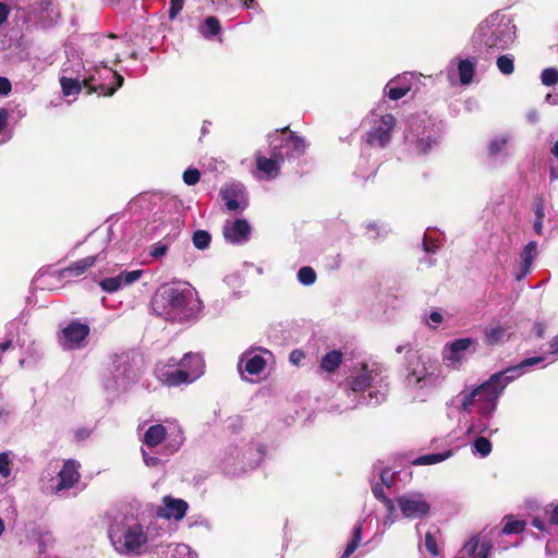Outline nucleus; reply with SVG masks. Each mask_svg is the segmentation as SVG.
<instances>
[{"label":"nucleus","mask_w":558,"mask_h":558,"mask_svg":"<svg viewBox=\"0 0 558 558\" xmlns=\"http://www.w3.org/2000/svg\"><path fill=\"white\" fill-rule=\"evenodd\" d=\"M11 475L10 459L8 453H0V476L7 478Z\"/></svg>","instance_id":"obj_44"},{"label":"nucleus","mask_w":558,"mask_h":558,"mask_svg":"<svg viewBox=\"0 0 558 558\" xmlns=\"http://www.w3.org/2000/svg\"><path fill=\"white\" fill-rule=\"evenodd\" d=\"M409 90H410L409 87L395 86V87H389L387 95L391 100H399V99L403 98L409 93Z\"/></svg>","instance_id":"obj_47"},{"label":"nucleus","mask_w":558,"mask_h":558,"mask_svg":"<svg viewBox=\"0 0 558 558\" xmlns=\"http://www.w3.org/2000/svg\"><path fill=\"white\" fill-rule=\"evenodd\" d=\"M60 85L62 88V93L65 96H73L81 93L82 88L84 87L83 81H78L77 78H71L62 76L60 78Z\"/></svg>","instance_id":"obj_24"},{"label":"nucleus","mask_w":558,"mask_h":558,"mask_svg":"<svg viewBox=\"0 0 558 558\" xmlns=\"http://www.w3.org/2000/svg\"><path fill=\"white\" fill-rule=\"evenodd\" d=\"M507 140L505 138H496L493 140L488 145V151L490 156L498 155L506 146Z\"/></svg>","instance_id":"obj_46"},{"label":"nucleus","mask_w":558,"mask_h":558,"mask_svg":"<svg viewBox=\"0 0 558 558\" xmlns=\"http://www.w3.org/2000/svg\"><path fill=\"white\" fill-rule=\"evenodd\" d=\"M536 242L535 241H531L529 242L522 250L521 252V258H522V269L524 272H527L531 265H532V262L534 259V256L536 254Z\"/></svg>","instance_id":"obj_25"},{"label":"nucleus","mask_w":558,"mask_h":558,"mask_svg":"<svg viewBox=\"0 0 558 558\" xmlns=\"http://www.w3.org/2000/svg\"><path fill=\"white\" fill-rule=\"evenodd\" d=\"M12 89L11 82L3 76H0V95H8Z\"/></svg>","instance_id":"obj_57"},{"label":"nucleus","mask_w":558,"mask_h":558,"mask_svg":"<svg viewBox=\"0 0 558 558\" xmlns=\"http://www.w3.org/2000/svg\"><path fill=\"white\" fill-rule=\"evenodd\" d=\"M450 454H451V452H450V451H448L447 453H430V454H424V456L418 457V458L414 461V464H417V465L435 464V463H438V462L444 461V460H445V459H447Z\"/></svg>","instance_id":"obj_31"},{"label":"nucleus","mask_w":558,"mask_h":558,"mask_svg":"<svg viewBox=\"0 0 558 558\" xmlns=\"http://www.w3.org/2000/svg\"><path fill=\"white\" fill-rule=\"evenodd\" d=\"M165 507H161L157 510V515L159 518L163 519H174V520H182L185 514L186 510L189 508V505L183 499H175L172 497H165L163 498Z\"/></svg>","instance_id":"obj_17"},{"label":"nucleus","mask_w":558,"mask_h":558,"mask_svg":"<svg viewBox=\"0 0 558 558\" xmlns=\"http://www.w3.org/2000/svg\"><path fill=\"white\" fill-rule=\"evenodd\" d=\"M112 78L114 80V84L110 86V89H107V96H112L124 82L123 76L116 71H112Z\"/></svg>","instance_id":"obj_49"},{"label":"nucleus","mask_w":558,"mask_h":558,"mask_svg":"<svg viewBox=\"0 0 558 558\" xmlns=\"http://www.w3.org/2000/svg\"><path fill=\"white\" fill-rule=\"evenodd\" d=\"M480 546V537L473 536L465 545L464 550L469 556L475 555V553L478 550Z\"/></svg>","instance_id":"obj_50"},{"label":"nucleus","mask_w":558,"mask_h":558,"mask_svg":"<svg viewBox=\"0 0 558 558\" xmlns=\"http://www.w3.org/2000/svg\"><path fill=\"white\" fill-rule=\"evenodd\" d=\"M424 545H425L426 550L432 556H434V557L438 556L439 551H438L437 542H436V538L434 537V535L430 532H427L425 534Z\"/></svg>","instance_id":"obj_42"},{"label":"nucleus","mask_w":558,"mask_h":558,"mask_svg":"<svg viewBox=\"0 0 558 558\" xmlns=\"http://www.w3.org/2000/svg\"><path fill=\"white\" fill-rule=\"evenodd\" d=\"M177 367L186 372L190 378L195 381L198 379L205 369V362L203 356L199 353L189 352L183 355V357L175 362Z\"/></svg>","instance_id":"obj_16"},{"label":"nucleus","mask_w":558,"mask_h":558,"mask_svg":"<svg viewBox=\"0 0 558 558\" xmlns=\"http://www.w3.org/2000/svg\"><path fill=\"white\" fill-rule=\"evenodd\" d=\"M459 78L462 85H469L473 81L475 63L470 59H461L458 63Z\"/></svg>","instance_id":"obj_21"},{"label":"nucleus","mask_w":558,"mask_h":558,"mask_svg":"<svg viewBox=\"0 0 558 558\" xmlns=\"http://www.w3.org/2000/svg\"><path fill=\"white\" fill-rule=\"evenodd\" d=\"M496 64L498 70L505 75H510L514 72L513 58L510 54L499 56L497 58Z\"/></svg>","instance_id":"obj_30"},{"label":"nucleus","mask_w":558,"mask_h":558,"mask_svg":"<svg viewBox=\"0 0 558 558\" xmlns=\"http://www.w3.org/2000/svg\"><path fill=\"white\" fill-rule=\"evenodd\" d=\"M396 126V118L391 113L381 116L380 124L367 132L366 142L369 146L386 147L391 141V132Z\"/></svg>","instance_id":"obj_7"},{"label":"nucleus","mask_w":558,"mask_h":558,"mask_svg":"<svg viewBox=\"0 0 558 558\" xmlns=\"http://www.w3.org/2000/svg\"><path fill=\"white\" fill-rule=\"evenodd\" d=\"M531 524H532V526H534L535 529H537L539 531H544L546 529L545 522L538 517L533 518Z\"/></svg>","instance_id":"obj_61"},{"label":"nucleus","mask_w":558,"mask_h":558,"mask_svg":"<svg viewBox=\"0 0 558 558\" xmlns=\"http://www.w3.org/2000/svg\"><path fill=\"white\" fill-rule=\"evenodd\" d=\"M473 343V340L471 338H461L452 341L450 343V351L452 355H454V359L459 360V353L468 350L471 344Z\"/></svg>","instance_id":"obj_36"},{"label":"nucleus","mask_w":558,"mask_h":558,"mask_svg":"<svg viewBox=\"0 0 558 558\" xmlns=\"http://www.w3.org/2000/svg\"><path fill=\"white\" fill-rule=\"evenodd\" d=\"M433 143H434V141H432L429 137L420 138L416 142V149L422 154H426L430 149Z\"/></svg>","instance_id":"obj_51"},{"label":"nucleus","mask_w":558,"mask_h":558,"mask_svg":"<svg viewBox=\"0 0 558 558\" xmlns=\"http://www.w3.org/2000/svg\"><path fill=\"white\" fill-rule=\"evenodd\" d=\"M383 504H384L388 514L392 515L396 511L395 504H393L392 499L388 498Z\"/></svg>","instance_id":"obj_62"},{"label":"nucleus","mask_w":558,"mask_h":558,"mask_svg":"<svg viewBox=\"0 0 558 558\" xmlns=\"http://www.w3.org/2000/svg\"><path fill=\"white\" fill-rule=\"evenodd\" d=\"M533 209L536 218L544 219L545 217V199L542 195H536L533 203Z\"/></svg>","instance_id":"obj_43"},{"label":"nucleus","mask_w":558,"mask_h":558,"mask_svg":"<svg viewBox=\"0 0 558 558\" xmlns=\"http://www.w3.org/2000/svg\"><path fill=\"white\" fill-rule=\"evenodd\" d=\"M429 361H425L418 351L408 350L407 375L404 383L407 388L423 389L434 385L433 372Z\"/></svg>","instance_id":"obj_2"},{"label":"nucleus","mask_w":558,"mask_h":558,"mask_svg":"<svg viewBox=\"0 0 558 558\" xmlns=\"http://www.w3.org/2000/svg\"><path fill=\"white\" fill-rule=\"evenodd\" d=\"M500 377V374H493L488 380L477 386L470 392H462L463 399L461 403V408L464 412L471 413L472 407L477 402L478 395H485V403L489 404L492 409L495 408V402L498 399L496 396V390L492 387L494 383Z\"/></svg>","instance_id":"obj_6"},{"label":"nucleus","mask_w":558,"mask_h":558,"mask_svg":"<svg viewBox=\"0 0 558 558\" xmlns=\"http://www.w3.org/2000/svg\"><path fill=\"white\" fill-rule=\"evenodd\" d=\"M265 366L266 361L262 355H253L246 360L244 368L250 375H258Z\"/></svg>","instance_id":"obj_26"},{"label":"nucleus","mask_w":558,"mask_h":558,"mask_svg":"<svg viewBox=\"0 0 558 558\" xmlns=\"http://www.w3.org/2000/svg\"><path fill=\"white\" fill-rule=\"evenodd\" d=\"M167 436V429L162 424H155L147 428L144 434V444L150 448L159 446Z\"/></svg>","instance_id":"obj_19"},{"label":"nucleus","mask_w":558,"mask_h":558,"mask_svg":"<svg viewBox=\"0 0 558 558\" xmlns=\"http://www.w3.org/2000/svg\"><path fill=\"white\" fill-rule=\"evenodd\" d=\"M508 520L502 529V533L506 535L509 534H520L525 529V522L522 520H513L512 517H506Z\"/></svg>","instance_id":"obj_32"},{"label":"nucleus","mask_w":558,"mask_h":558,"mask_svg":"<svg viewBox=\"0 0 558 558\" xmlns=\"http://www.w3.org/2000/svg\"><path fill=\"white\" fill-rule=\"evenodd\" d=\"M9 110L5 108H0V134L5 130L8 126V120H9Z\"/></svg>","instance_id":"obj_56"},{"label":"nucleus","mask_w":558,"mask_h":558,"mask_svg":"<svg viewBox=\"0 0 558 558\" xmlns=\"http://www.w3.org/2000/svg\"><path fill=\"white\" fill-rule=\"evenodd\" d=\"M159 380L168 387H178L180 385H190L194 383L186 372L175 365V360L171 359L168 364L157 365L156 368Z\"/></svg>","instance_id":"obj_9"},{"label":"nucleus","mask_w":558,"mask_h":558,"mask_svg":"<svg viewBox=\"0 0 558 558\" xmlns=\"http://www.w3.org/2000/svg\"><path fill=\"white\" fill-rule=\"evenodd\" d=\"M305 357L304 355V352L301 351V350H292L290 355H289V361L294 364V365H299L300 362Z\"/></svg>","instance_id":"obj_55"},{"label":"nucleus","mask_w":558,"mask_h":558,"mask_svg":"<svg viewBox=\"0 0 558 558\" xmlns=\"http://www.w3.org/2000/svg\"><path fill=\"white\" fill-rule=\"evenodd\" d=\"M316 272L310 266L301 267L298 271V279L304 286H311L316 281Z\"/></svg>","instance_id":"obj_33"},{"label":"nucleus","mask_w":558,"mask_h":558,"mask_svg":"<svg viewBox=\"0 0 558 558\" xmlns=\"http://www.w3.org/2000/svg\"><path fill=\"white\" fill-rule=\"evenodd\" d=\"M342 352L339 350H332L327 352L320 361V369L327 373H335L342 363Z\"/></svg>","instance_id":"obj_20"},{"label":"nucleus","mask_w":558,"mask_h":558,"mask_svg":"<svg viewBox=\"0 0 558 558\" xmlns=\"http://www.w3.org/2000/svg\"><path fill=\"white\" fill-rule=\"evenodd\" d=\"M256 168L266 179L277 178L280 173L281 165L284 161V155L281 146H274L270 156L266 157L260 151L255 154Z\"/></svg>","instance_id":"obj_8"},{"label":"nucleus","mask_w":558,"mask_h":558,"mask_svg":"<svg viewBox=\"0 0 558 558\" xmlns=\"http://www.w3.org/2000/svg\"><path fill=\"white\" fill-rule=\"evenodd\" d=\"M144 463L149 468H156L161 463L158 457L149 456L144 449H142Z\"/></svg>","instance_id":"obj_52"},{"label":"nucleus","mask_w":558,"mask_h":558,"mask_svg":"<svg viewBox=\"0 0 558 558\" xmlns=\"http://www.w3.org/2000/svg\"><path fill=\"white\" fill-rule=\"evenodd\" d=\"M123 539L124 550L138 555L146 545L148 537L142 525L134 524L124 532Z\"/></svg>","instance_id":"obj_14"},{"label":"nucleus","mask_w":558,"mask_h":558,"mask_svg":"<svg viewBox=\"0 0 558 558\" xmlns=\"http://www.w3.org/2000/svg\"><path fill=\"white\" fill-rule=\"evenodd\" d=\"M372 384V376L363 368V372L349 380V386L354 392L365 391Z\"/></svg>","instance_id":"obj_22"},{"label":"nucleus","mask_w":558,"mask_h":558,"mask_svg":"<svg viewBox=\"0 0 558 558\" xmlns=\"http://www.w3.org/2000/svg\"><path fill=\"white\" fill-rule=\"evenodd\" d=\"M393 475L395 474L391 473L389 469L383 470L381 473H380L381 483L384 485H386L387 487H391L393 485V482H395Z\"/></svg>","instance_id":"obj_53"},{"label":"nucleus","mask_w":558,"mask_h":558,"mask_svg":"<svg viewBox=\"0 0 558 558\" xmlns=\"http://www.w3.org/2000/svg\"><path fill=\"white\" fill-rule=\"evenodd\" d=\"M541 80L545 86L556 85L558 83V70L555 68H547L543 70Z\"/></svg>","instance_id":"obj_39"},{"label":"nucleus","mask_w":558,"mask_h":558,"mask_svg":"<svg viewBox=\"0 0 558 558\" xmlns=\"http://www.w3.org/2000/svg\"><path fill=\"white\" fill-rule=\"evenodd\" d=\"M51 4L50 0H35L33 3L28 5V8H17V12H22L24 15H28L27 20H31L32 14H37V12H43L48 9Z\"/></svg>","instance_id":"obj_27"},{"label":"nucleus","mask_w":558,"mask_h":558,"mask_svg":"<svg viewBox=\"0 0 558 558\" xmlns=\"http://www.w3.org/2000/svg\"><path fill=\"white\" fill-rule=\"evenodd\" d=\"M549 345L551 353H558V335L550 341Z\"/></svg>","instance_id":"obj_64"},{"label":"nucleus","mask_w":558,"mask_h":558,"mask_svg":"<svg viewBox=\"0 0 558 558\" xmlns=\"http://www.w3.org/2000/svg\"><path fill=\"white\" fill-rule=\"evenodd\" d=\"M251 234V226L245 219H235L223 227V236L233 244L246 242Z\"/></svg>","instance_id":"obj_15"},{"label":"nucleus","mask_w":558,"mask_h":558,"mask_svg":"<svg viewBox=\"0 0 558 558\" xmlns=\"http://www.w3.org/2000/svg\"><path fill=\"white\" fill-rule=\"evenodd\" d=\"M89 332L90 328L87 324L78 320H72L61 329V332L58 336V341L64 349H80L84 345Z\"/></svg>","instance_id":"obj_5"},{"label":"nucleus","mask_w":558,"mask_h":558,"mask_svg":"<svg viewBox=\"0 0 558 558\" xmlns=\"http://www.w3.org/2000/svg\"><path fill=\"white\" fill-rule=\"evenodd\" d=\"M201 179V172L196 168H189L183 172V181L187 185H195Z\"/></svg>","instance_id":"obj_41"},{"label":"nucleus","mask_w":558,"mask_h":558,"mask_svg":"<svg viewBox=\"0 0 558 558\" xmlns=\"http://www.w3.org/2000/svg\"><path fill=\"white\" fill-rule=\"evenodd\" d=\"M221 198L228 210H243L247 206V199L243 193V190L238 184L225 185L219 192Z\"/></svg>","instance_id":"obj_12"},{"label":"nucleus","mask_w":558,"mask_h":558,"mask_svg":"<svg viewBox=\"0 0 558 558\" xmlns=\"http://www.w3.org/2000/svg\"><path fill=\"white\" fill-rule=\"evenodd\" d=\"M535 336L537 338H544L546 331V325L544 323H536L534 326Z\"/></svg>","instance_id":"obj_60"},{"label":"nucleus","mask_w":558,"mask_h":558,"mask_svg":"<svg viewBox=\"0 0 558 558\" xmlns=\"http://www.w3.org/2000/svg\"><path fill=\"white\" fill-rule=\"evenodd\" d=\"M401 513L407 519H423L430 511V504L421 493L404 494L397 497Z\"/></svg>","instance_id":"obj_4"},{"label":"nucleus","mask_w":558,"mask_h":558,"mask_svg":"<svg viewBox=\"0 0 558 558\" xmlns=\"http://www.w3.org/2000/svg\"><path fill=\"white\" fill-rule=\"evenodd\" d=\"M362 532H363V522H359L353 529V535L351 541L348 543L342 558L350 557L361 545L362 541Z\"/></svg>","instance_id":"obj_23"},{"label":"nucleus","mask_w":558,"mask_h":558,"mask_svg":"<svg viewBox=\"0 0 558 558\" xmlns=\"http://www.w3.org/2000/svg\"><path fill=\"white\" fill-rule=\"evenodd\" d=\"M184 0H170L169 19L173 21L178 14L182 11Z\"/></svg>","instance_id":"obj_48"},{"label":"nucleus","mask_w":558,"mask_h":558,"mask_svg":"<svg viewBox=\"0 0 558 558\" xmlns=\"http://www.w3.org/2000/svg\"><path fill=\"white\" fill-rule=\"evenodd\" d=\"M168 252V245L162 242H157L150 246L149 255L154 258H160Z\"/></svg>","instance_id":"obj_45"},{"label":"nucleus","mask_w":558,"mask_h":558,"mask_svg":"<svg viewBox=\"0 0 558 558\" xmlns=\"http://www.w3.org/2000/svg\"><path fill=\"white\" fill-rule=\"evenodd\" d=\"M549 521L551 524L558 525V505L553 507L550 512Z\"/></svg>","instance_id":"obj_63"},{"label":"nucleus","mask_w":558,"mask_h":558,"mask_svg":"<svg viewBox=\"0 0 558 558\" xmlns=\"http://www.w3.org/2000/svg\"><path fill=\"white\" fill-rule=\"evenodd\" d=\"M220 22L215 16H208L204 21V29L202 31L206 36H216L220 33Z\"/></svg>","instance_id":"obj_34"},{"label":"nucleus","mask_w":558,"mask_h":558,"mask_svg":"<svg viewBox=\"0 0 558 558\" xmlns=\"http://www.w3.org/2000/svg\"><path fill=\"white\" fill-rule=\"evenodd\" d=\"M473 446L482 457H487L492 452V442L486 437L475 438Z\"/></svg>","instance_id":"obj_37"},{"label":"nucleus","mask_w":558,"mask_h":558,"mask_svg":"<svg viewBox=\"0 0 558 558\" xmlns=\"http://www.w3.org/2000/svg\"><path fill=\"white\" fill-rule=\"evenodd\" d=\"M93 81V76L83 80L84 87L87 88V94L90 95L93 93H96L98 95L107 96V89H110V86H107L105 84L92 85Z\"/></svg>","instance_id":"obj_38"},{"label":"nucleus","mask_w":558,"mask_h":558,"mask_svg":"<svg viewBox=\"0 0 558 558\" xmlns=\"http://www.w3.org/2000/svg\"><path fill=\"white\" fill-rule=\"evenodd\" d=\"M97 259H98V255H90V256L81 258V259L72 263L70 266L59 269L58 278L59 279H70L72 277H78V276L85 274L88 269H90L95 265Z\"/></svg>","instance_id":"obj_18"},{"label":"nucleus","mask_w":558,"mask_h":558,"mask_svg":"<svg viewBox=\"0 0 558 558\" xmlns=\"http://www.w3.org/2000/svg\"><path fill=\"white\" fill-rule=\"evenodd\" d=\"M143 270H123L121 271L117 277L118 281L120 282V287L128 286L136 280H138L142 277Z\"/></svg>","instance_id":"obj_35"},{"label":"nucleus","mask_w":558,"mask_h":558,"mask_svg":"<svg viewBox=\"0 0 558 558\" xmlns=\"http://www.w3.org/2000/svg\"><path fill=\"white\" fill-rule=\"evenodd\" d=\"M492 548H493V544L489 539H483L482 542L480 541L478 550L489 555Z\"/></svg>","instance_id":"obj_59"},{"label":"nucleus","mask_w":558,"mask_h":558,"mask_svg":"<svg viewBox=\"0 0 558 558\" xmlns=\"http://www.w3.org/2000/svg\"><path fill=\"white\" fill-rule=\"evenodd\" d=\"M99 286L108 293L117 292L121 288L117 277L105 278L99 282Z\"/></svg>","instance_id":"obj_40"},{"label":"nucleus","mask_w":558,"mask_h":558,"mask_svg":"<svg viewBox=\"0 0 558 558\" xmlns=\"http://www.w3.org/2000/svg\"><path fill=\"white\" fill-rule=\"evenodd\" d=\"M193 244L198 250H205L211 242V235L206 230H197L193 233Z\"/></svg>","instance_id":"obj_29"},{"label":"nucleus","mask_w":558,"mask_h":558,"mask_svg":"<svg viewBox=\"0 0 558 558\" xmlns=\"http://www.w3.org/2000/svg\"><path fill=\"white\" fill-rule=\"evenodd\" d=\"M9 13H10L9 5L5 4L4 2H0V25H2L7 21Z\"/></svg>","instance_id":"obj_58"},{"label":"nucleus","mask_w":558,"mask_h":558,"mask_svg":"<svg viewBox=\"0 0 558 558\" xmlns=\"http://www.w3.org/2000/svg\"><path fill=\"white\" fill-rule=\"evenodd\" d=\"M543 361L544 357L542 356L529 357L515 366H511L504 371L497 372L496 374H500V377L494 383V386L492 387L494 390H496L497 398L509 383L522 374L523 368L536 365Z\"/></svg>","instance_id":"obj_10"},{"label":"nucleus","mask_w":558,"mask_h":558,"mask_svg":"<svg viewBox=\"0 0 558 558\" xmlns=\"http://www.w3.org/2000/svg\"><path fill=\"white\" fill-rule=\"evenodd\" d=\"M190 289H179L175 287L163 288L154 299L155 308L161 307L167 314L184 310L191 300Z\"/></svg>","instance_id":"obj_3"},{"label":"nucleus","mask_w":558,"mask_h":558,"mask_svg":"<svg viewBox=\"0 0 558 558\" xmlns=\"http://www.w3.org/2000/svg\"><path fill=\"white\" fill-rule=\"evenodd\" d=\"M372 492H373L374 496L376 497V499H378L381 502H384L385 500H387L389 498L386 496L381 484H378V483L375 484L372 487Z\"/></svg>","instance_id":"obj_54"},{"label":"nucleus","mask_w":558,"mask_h":558,"mask_svg":"<svg viewBox=\"0 0 558 558\" xmlns=\"http://www.w3.org/2000/svg\"><path fill=\"white\" fill-rule=\"evenodd\" d=\"M514 26L490 16L478 24L472 43L478 50H505L514 41Z\"/></svg>","instance_id":"obj_1"},{"label":"nucleus","mask_w":558,"mask_h":558,"mask_svg":"<svg viewBox=\"0 0 558 558\" xmlns=\"http://www.w3.org/2000/svg\"><path fill=\"white\" fill-rule=\"evenodd\" d=\"M78 468L80 463L73 459L64 461L58 473V484L54 488L56 494L64 489H70L80 482L81 474Z\"/></svg>","instance_id":"obj_11"},{"label":"nucleus","mask_w":558,"mask_h":558,"mask_svg":"<svg viewBox=\"0 0 558 558\" xmlns=\"http://www.w3.org/2000/svg\"><path fill=\"white\" fill-rule=\"evenodd\" d=\"M505 329L501 326L494 327L485 331V343L487 345H496L500 343L505 337Z\"/></svg>","instance_id":"obj_28"},{"label":"nucleus","mask_w":558,"mask_h":558,"mask_svg":"<svg viewBox=\"0 0 558 558\" xmlns=\"http://www.w3.org/2000/svg\"><path fill=\"white\" fill-rule=\"evenodd\" d=\"M277 132L282 134L281 144L279 146H281V148L286 146L290 150L287 153L288 157H290V155L298 157L304 155L308 146L304 137L291 131L289 125L277 129L276 133Z\"/></svg>","instance_id":"obj_13"}]
</instances>
